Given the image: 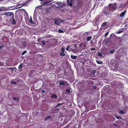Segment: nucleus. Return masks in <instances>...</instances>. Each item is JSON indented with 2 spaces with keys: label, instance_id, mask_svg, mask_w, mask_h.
Here are the masks:
<instances>
[{
  "label": "nucleus",
  "instance_id": "25",
  "mask_svg": "<svg viewBox=\"0 0 128 128\" xmlns=\"http://www.w3.org/2000/svg\"><path fill=\"white\" fill-rule=\"evenodd\" d=\"M58 32L60 33H64V31L60 29H59L58 30Z\"/></svg>",
  "mask_w": 128,
  "mask_h": 128
},
{
  "label": "nucleus",
  "instance_id": "29",
  "mask_svg": "<svg viewBox=\"0 0 128 128\" xmlns=\"http://www.w3.org/2000/svg\"><path fill=\"white\" fill-rule=\"evenodd\" d=\"M10 83H11V84H16V83L15 82L12 81V82H10Z\"/></svg>",
  "mask_w": 128,
  "mask_h": 128
},
{
  "label": "nucleus",
  "instance_id": "37",
  "mask_svg": "<svg viewBox=\"0 0 128 128\" xmlns=\"http://www.w3.org/2000/svg\"><path fill=\"white\" fill-rule=\"evenodd\" d=\"M96 71L95 70H94L92 71V74H94L96 72Z\"/></svg>",
  "mask_w": 128,
  "mask_h": 128
},
{
  "label": "nucleus",
  "instance_id": "18",
  "mask_svg": "<svg viewBox=\"0 0 128 128\" xmlns=\"http://www.w3.org/2000/svg\"><path fill=\"white\" fill-rule=\"evenodd\" d=\"M58 22H59L60 23H62L65 21L64 20H62L61 19L59 18H58Z\"/></svg>",
  "mask_w": 128,
  "mask_h": 128
},
{
  "label": "nucleus",
  "instance_id": "19",
  "mask_svg": "<svg viewBox=\"0 0 128 128\" xmlns=\"http://www.w3.org/2000/svg\"><path fill=\"white\" fill-rule=\"evenodd\" d=\"M90 33L89 32H86L83 33V34L84 35V36H86L87 35L89 34H90Z\"/></svg>",
  "mask_w": 128,
  "mask_h": 128
},
{
  "label": "nucleus",
  "instance_id": "17",
  "mask_svg": "<svg viewBox=\"0 0 128 128\" xmlns=\"http://www.w3.org/2000/svg\"><path fill=\"white\" fill-rule=\"evenodd\" d=\"M66 50L68 51H71V49H70V46H68L66 48Z\"/></svg>",
  "mask_w": 128,
  "mask_h": 128
},
{
  "label": "nucleus",
  "instance_id": "43",
  "mask_svg": "<svg viewBox=\"0 0 128 128\" xmlns=\"http://www.w3.org/2000/svg\"><path fill=\"white\" fill-rule=\"evenodd\" d=\"M122 32V31H120L118 32V33L119 34L121 33Z\"/></svg>",
  "mask_w": 128,
  "mask_h": 128
},
{
  "label": "nucleus",
  "instance_id": "41",
  "mask_svg": "<svg viewBox=\"0 0 128 128\" xmlns=\"http://www.w3.org/2000/svg\"><path fill=\"white\" fill-rule=\"evenodd\" d=\"M45 92V91L44 90H42V92L43 93H44Z\"/></svg>",
  "mask_w": 128,
  "mask_h": 128
},
{
  "label": "nucleus",
  "instance_id": "24",
  "mask_svg": "<svg viewBox=\"0 0 128 128\" xmlns=\"http://www.w3.org/2000/svg\"><path fill=\"white\" fill-rule=\"evenodd\" d=\"M30 23L31 24H34V22L32 20L31 18H30Z\"/></svg>",
  "mask_w": 128,
  "mask_h": 128
},
{
  "label": "nucleus",
  "instance_id": "45",
  "mask_svg": "<svg viewBox=\"0 0 128 128\" xmlns=\"http://www.w3.org/2000/svg\"><path fill=\"white\" fill-rule=\"evenodd\" d=\"M40 6H39V7H40Z\"/></svg>",
  "mask_w": 128,
  "mask_h": 128
},
{
  "label": "nucleus",
  "instance_id": "12",
  "mask_svg": "<svg viewBox=\"0 0 128 128\" xmlns=\"http://www.w3.org/2000/svg\"><path fill=\"white\" fill-rule=\"evenodd\" d=\"M12 99L14 100H17L18 101H19L20 99V98L18 97H13L12 98Z\"/></svg>",
  "mask_w": 128,
  "mask_h": 128
},
{
  "label": "nucleus",
  "instance_id": "33",
  "mask_svg": "<svg viewBox=\"0 0 128 128\" xmlns=\"http://www.w3.org/2000/svg\"><path fill=\"white\" fill-rule=\"evenodd\" d=\"M50 116H48L46 117L45 118V120H48L49 118H50Z\"/></svg>",
  "mask_w": 128,
  "mask_h": 128
},
{
  "label": "nucleus",
  "instance_id": "5",
  "mask_svg": "<svg viewBox=\"0 0 128 128\" xmlns=\"http://www.w3.org/2000/svg\"><path fill=\"white\" fill-rule=\"evenodd\" d=\"M51 1H50V0H48L46 2H44L42 3V5L44 6L46 5H48L47 4L48 3H50L51 2H52V1H53V0H51Z\"/></svg>",
  "mask_w": 128,
  "mask_h": 128
},
{
  "label": "nucleus",
  "instance_id": "35",
  "mask_svg": "<svg viewBox=\"0 0 128 128\" xmlns=\"http://www.w3.org/2000/svg\"><path fill=\"white\" fill-rule=\"evenodd\" d=\"M98 55L99 56H102V54L101 52H98Z\"/></svg>",
  "mask_w": 128,
  "mask_h": 128
},
{
  "label": "nucleus",
  "instance_id": "31",
  "mask_svg": "<svg viewBox=\"0 0 128 128\" xmlns=\"http://www.w3.org/2000/svg\"><path fill=\"white\" fill-rule=\"evenodd\" d=\"M120 112L123 114H124L125 113V112H124L123 110H120Z\"/></svg>",
  "mask_w": 128,
  "mask_h": 128
},
{
  "label": "nucleus",
  "instance_id": "36",
  "mask_svg": "<svg viewBox=\"0 0 128 128\" xmlns=\"http://www.w3.org/2000/svg\"><path fill=\"white\" fill-rule=\"evenodd\" d=\"M66 92L68 93H69L70 92V90L69 89H67L66 90Z\"/></svg>",
  "mask_w": 128,
  "mask_h": 128
},
{
  "label": "nucleus",
  "instance_id": "3",
  "mask_svg": "<svg viewBox=\"0 0 128 128\" xmlns=\"http://www.w3.org/2000/svg\"><path fill=\"white\" fill-rule=\"evenodd\" d=\"M11 23L13 24H16V21L14 18V15L12 16V17L11 18Z\"/></svg>",
  "mask_w": 128,
  "mask_h": 128
},
{
  "label": "nucleus",
  "instance_id": "42",
  "mask_svg": "<svg viewBox=\"0 0 128 128\" xmlns=\"http://www.w3.org/2000/svg\"><path fill=\"white\" fill-rule=\"evenodd\" d=\"M93 88L94 90H96V86H94L93 87Z\"/></svg>",
  "mask_w": 128,
  "mask_h": 128
},
{
  "label": "nucleus",
  "instance_id": "34",
  "mask_svg": "<svg viewBox=\"0 0 128 128\" xmlns=\"http://www.w3.org/2000/svg\"><path fill=\"white\" fill-rule=\"evenodd\" d=\"M42 44L44 46L45 45V41L44 40H43L42 41Z\"/></svg>",
  "mask_w": 128,
  "mask_h": 128
},
{
  "label": "nucleus",
  "instance_id": "2",
  "mask_svg": "<svg viewBox=\"0 0 128 128\" xmlns=\"http://www.w3.org/2000/svg\"><path fill=\"white\" fill-rule=\"evenodd\" d=\"M110 11L108 8H105L103 11L104 14L107 16L110 14Z\"/></svg>",
  "mask_w": 128,
  "mask_h": 128
},
{
  "label": "nucleus",
  "instance_id": "7",
  "mask_svg": "<svg viewBox=\"0 0 128 128\" xmlns=\"http://www.w3.org/2000/svg\"><path fill=\"white\" fill-rule=\"evenodd\" d=\"M56 4L58 5H59L61 7H62L64 6L63 4L61 2H57Z\"/></svg>",
  "mask_w": 128,
  "mask_h": 128
},
{
  "label": "nucleus",
  "instance_id": "16",
  "mask_svg": "<svg viewBox=\"0 0 128 128\" xmlns=\"http://www.w3.org/2000/svg\"><path fill=\"white\" fill-rule=\"evenodd\" d=\"M59 84L61 86L65 85V84L63 81L60 82H59Z\"/></svg>",
  "mask_w": 128,
  "mask_h": 128
},
{
  "label": "nucleus",
  "instance_id": "1",
  "mask_svg": "<svg viewBox=\"0 0 128 128\" xmlns=\"http://www.w3.org/2000/svg\"><path fill=\"white\" fill-rule=\"evenodd\" d=\"M117 6L116 4H110L109 5V9L110 11H113L116 9Z\"/></svg>",
  "mask_w": 128,
  "mask_h": 128
},
{
  "label": "nucleus",
  "instance_id": "21",
  "mask_svg": "<svg viewBox=\"0 0 128 128\" xmlns=\"http://www.w3.org/2000/svg\"><path fill=\"white\" fill-rule=\"evenodd\" d=\"M96 62L98 64H102V61L98 60H96Z\"/></svg>",
  "mask_w": 128,
  "mask_h": 128
},
{
  "label": "nucleus",
  "instance_id": "28",
  "mask_svg": "<svg viewBox=\"0 0 128 128\" xmlns=\"http://www.w3.org/2000/svg\"><path fill=\"white\" fill-rule=\"evenodd\" d=\"M109 32H107L104 35L105 38L108 35Z\"/></svg>",
  "mask_w": 128,
  "mask_h": 128
},
{
  "label": "nucleus",
  "instance_id": "44",
  "mask_svg": "<svg viewBox=\"0 0 128 128\" xmlns=\"http://www.w3.org/2000/svg\"><path fill=\"white\" fill-rule=\"evenodd\" d=\"M40 1H44V0H39Z\"/></svg>",
  "mask_w": 128,
  "mask_h": 128
},
{
  "label": "nucleus",
  "instance_id": "27",
  "mask_svg": "<svg viewBox=\"0 0 128 128\" xmlns=\"http://www.w3.org/2000/svg\"><path fill=\"white\" fill-rule=\"evenodd\" d=\"M64 104V103H61V104L58 103L57 104V105L55 107V108L57 107H58L60 106L62 104Z\"/></svg>",
  "mask_w": 128,
  "mask_h": 128
},
{
  "label": "nucleus",
  "instance_id": "26",
  "mask_svg": "<svg viewBox=\"0 0 128 128\" xmlns=\"http://www.w3.org/2000/svg\"><path fill=\"white\" fill-rule=\"evenodd\" d=\"M118 119H121L122 118V116H115Z\"/></svg>",
  "mask_w": 128,
  "mask_h": 128
},
{
  "label": "nucleus",
  "instance_id": "6",
  "mask_svg": "<svg viewBox=\"0 0 128 128\" xmlns=\"http://www.w3.org/2000/svg\"><path fill=\"white\" fill-rule=\"evenodd\" d=\"M67 0L68 4L70 6H72L73 4L72 0Z\"/></svg>",
  "mask_w": 128,
  "mask_h": 128
},
{
  "label": "nucleus",
  "instance_id": "23",
  "mask_svg": "<svg viewBox=\"0 0 128 128\" xmlns=\"http://www.w3.org/2000/svg\"><path fill=\"white\" fill-rule=\"evenodd\" d=\"M23 66V64L21 63L20 64L19 66L18 67V68L19 69H20L22 67V66Z\"/></svg>",
  "mask_w": 128,
  "mask_h": 128
},
{
  "label": "nucleus",
  "instance_id": "9",
  "mask_svg": "<svg viewBox=\"0 0 128 128\" xmlns=\"http://www.w3.org/2000/svg\"><path fill=\"white\" fill-rule=\"evenodd\" d=\"M54 23L55 24L57 25H58L60 24V23L58 22V19H56L54 20Z\"/></svg>",
  "mask_w": 128,
  "mask_h": 128
},
{
  "label": "nucleus",
  "instance_id": "30",
  "mask_svg": "<svg viewBox=\"0 0 128 128\" xmlns=\"http://www.w3.org/2000/svg\"><path fill=\"white\" fill-rule=\"evenodd\" d=\"M27 52V51L26 50L24 51L22 53V55H23Z\"/></svg>",
  "mask_w": 128,
  "mask_h": 128
},
{
  "label": "nucleus",
  "instance_id": "38",
  "mask_svg": "<svg viewBox=\"0 0 128 128\" xmlns=\"http://www.w3.org/2000/svg\"><path fill=\"white\" fill-rule=\"evenodd\" d=\"M90 49L92 50H95V48H91Z\"/></svg>",
  "mask_w": 128,
  "mask_h": 128
},
{
  "label": "nucleus",
  "instance_id": "13",
  "mask_svg": "<svg viewBox=\"0 0 128 128\" xmlns=\"http://www.w3.org/2000/svg\"><path fill=\"white\" fill-rule=\"evenodd\" d=\"M60 55L62 56H65V54L64 52H61L60 54Z\"/></svg>",
  "mask_w": 128,
  "mask_h": 128
},
{
  "label": "nucleus",
  "instance_id": "10",
  "mask_svg": "<svg viewBox=\"0 0 128 128\" xmlns=\"http://www.w3.org/2000/svg\"><path fill=\"white\" fill-rule=\"evenodd\" d=\"M126 13V11H124V12H122L120 14V16L121 17H123L125 15Z\"/></svg>",
  "mask_w": 128,
  "mask_h": 128
},
{
  "label": "nucleus",
  "instance_id": "4",
  "mask_svg": "<svg viewBox=\"0 0 128 128\" xmlns=\"http://www.w3.org/2000/svg\"><path fill=\"white\" fill-rule=\"evenodd\" d=\"M2 14L4 15L10 16H11L12 15H14L13 12H8L5 13H3Z\"/></svg>",
  "mask_w": 128,
  "mask_h": 128
},
{
  "label": "nucleus",
  "instance_id": "20",
  "mask_svg": "<svg viewBox=\"0 0 128 128\" xmlns=\"http://www.w3.org/2000/svg\"><path fill=\"white\" fill-rule=\"evenodd\" d=\"M5 7H0V11L4 10H5Z\"/></svg>",
  "mask_w": 128,
  "mask_h": 128
},
{
  "label": "nucleus",
  "instance_id": "11",
  "mask_svg": "<svg viewBox=\"0 0 128 128\" xmlns=\"http://www.w3.org/2000/svg\"><path fill=\"white\" fill-rule=\"evenodd\" d=\"M107 23L108 22H106L102 23V24L101 26L102 27H105L107 24Z\"/></svg>",
  "mask_w": 128,
  "mask_h": 128
},
{
  "label": "nucleus",
  "instance_id": "14",
  "mask_svg": "<svg viewBox=\"0 0 128 128\" xmlns=\"http://www.w3.org/2000/svg\"><path fill=\"white\" fill-rule=\"evenodd\" d=\"M71 58L73 59H76L77 58V56H74L72 55H71Z\"/></svg>",
  "mask_w": 128,
  "mask_h": 128
},
{
  "label": "nucleus",
  "instance_id": "8",
  "mask_svg": "<svg viewBox=\"0 0 128 128\" xmlns=\"http://www.w3.org/2000/svg\"><path fill=\"white\" fill-rule=\"evenodd\" d=\"M57 97V96L56 94H53L51 96V98H56Z\"/></svg>",
  "mask_w": 128,
  "mask_h": 128
},
{
  "label": "nucleus",
  "instance_id": "39",
  "mask_svg": "<svg viewBox=\"0 0 128 128\" xmlns=\"http://www.w3.org/2000/svg\"><path fill=\"white\" fill-rule=\"evenodd\" d=\"M4 47L3 46H0V50Z\"/></svg>",
  "mask_w": 128,
  "mask_h": 128
},
{
  "label": "nucleus",
  "instance_id": "22",
  "mask_svg": "<svg viewBox=\"0 0 128 128\" xmlns=\"http://www.w3.org/2000/svg\"><path fill=\"white\" fill-rule=\"evenodd\" d=\"M115 52V50H112L110 52V54H113Z\"/></svg>",
  "mask_w": 128,
  "mask_h": 128
},
{
  "label": "nucleus",
  "instance_id": "32",
  "mask_svg": "<svg viewBox=\"0 0 128 128\" xmlns=\"http://www.w3.org/2000/svg\"><path fill=\"white\" fill-rule=\"evenodd\" d=\"M61 50L62 51V52H64L65 51V49L64 48H62Z\"/></svg>",
  "mask_w": 128,
  "mask_h": 128
},
{
  "label": "nucleus",
  "instance_id": "15",
  "mask_svg": "<svg viewBox=\"0 0 128 128\" xmlns=\"http://www.w3.org/2000/svg\"><path fill=\"white\" fill-rule=\"evenodd\" d=\"M92 38V36H90L88 37L87 38V40L88 41H90Z\"/></svg>",
  "mask_w": 128,
  "mask_h": 128
},
{
  "label": "nucleus",
  "instance_id": "40",
  "mask_svg": "<svg viewBox=\"0 0 128 128\" xmlns=\"http://www.w3.org/2000/svg\"><path fill=\"white\" fill-rule=\"evenodd\" d=\"M9 68L10 69L12 70H14V68H12V67L10 68Z\"/></svg>",
  "mask_w": 128,
  "mask_h": 128
}]
</instances>
